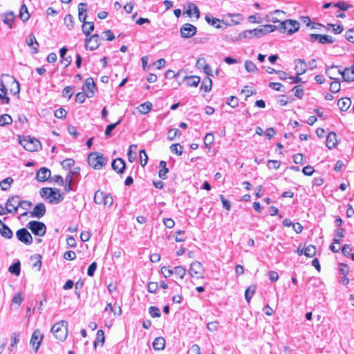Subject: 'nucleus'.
<instances>
[{
    "instance_id": "1",
    "label": "nucleus",
    "mask_w": 354,
    "mask_h": 354,
    "mask_svg": "<svg viewBox=\"0 0 354 354\" xmlns=\"http://www.w3.org/2000/svg\"><path fill=\"white\" fill-rule=\"evenodd\" d=\"M21 198L18 195H14L9 197L6 203V207L4 208L0 205V215H4L8 213H16L20 207Z\"/></svg>"
},
{
    "instance_id": "2",
    "label": "nucleus",
    "mask_w": 354,
    "mask_h": 354,
    "mask_svg": "<svg viewBox=\"0 0 354 354\" xmlns=\"http://www.w3.org/2000/svg\"><path fill=\"white\" fill-rule=\"evenodd\" d=\"M39 194L42 198H50V203H59L64 200L59 189L56 188L43 187L40 189Z\"/></svg>"
},
{
    "instance_id": "3",
    "label": "nucleus",
    "mask_w": 354,
    "mask_h": 354,
    "mask_svg": "<svg viewBox=\"0 0 354 354\" xmlns=\"http://www.w3.org/2000/svg\"><path fill=\"white\" fill-rule=\"evenodd\" d=\"M51 332L57 339L64 341L68 335V322L62 320L54 324L51 328Z\"/></svg>"
},
{
    "instance_id": "4",
    "label": "nucleus",
    "mask_w": 354,
    "mask_h": 354,
    "mask_svg": "<svg viewBox=\"0 0 354 354\" xmlns=\"http://www.w3.org/2000/svg\"><path fill=\"white\" fill-rule=\"evenodd\" d=\"M20 145L28 151H37L41 149V144L39 140L30 136L19 138Z\"/></svg>"
},
{
    "instance_id": "5",
    "label": "nucleus",
    "mask_w": 354,
    "mask_h": 354,
    "mask_svg": "<svg viewBox=\"0 0 354 354\" xmlns=\"http://www.w3.org/2000/svg\"><path fill=\"white\" fill-rule=\"evenodd\" d=\"M300 24L299 23L293 19H286L280 22L278 26V30L284 33L287 32L288 35H292L296 32H297L299 29Z\"/></svg>"
},
{
    "instance_id": "6",
    "label": "nucleus",
    "mask_w": 354,
    "mask_h": 354,
    "mask_svg": "<svg viewBox=\"0 0 354 354\" xmlns=\"http://www.w3.org/2000/svg\"><path fill=\"white\" fill-rule=\"evenodd\" d=\"M88 165L94 169H101L106 164L104 156L99 152H91L87 158Z\"/></svg>"
},
{
    "instance_id": "7",
    "label": "nucleus",
    "mask_w": 354,
    "mask_h": 354,
    "mask_svg": "<svg viewBox=\"0 0 354 354\" xmlns=\"http://www.w3.org/2000/svg\"><path fill=\"white\" fill-rule=\"evenodd\" d=\"M26 227L31 231V232L38 236H43L46 232V225L41 221H31L26 225Z\"/></svg>"
},
{
    "instance_id": "8",
    "label": "nucleus",
    "mask_w": 354,
    "mask_h": 354,
    "mask_svg": "<svg viewBox=\"0 0 354 354\" xmlns=\"http://www.w3.org/2000/svg\"><path fill=\"white\" fill-rule=\"evenodd\" d=\"M17 239L24 244L30 245L32 243L33 238L31 234L28 231V228H21L16 232Z\"/></svg>"
},
{
    "instance_id": "9",
    "label": "nucleus",
    "mask_w": 354,
    "mask_h": 354,
    "mask_svg": "<svg viewBox=\"0 0 354 354\" xmlns=\"http://www.w3.org/2000/svg\"><path fill=\"white\" fill-rule=\"evenodd\" d=\"M82 91L86 93L87 97H92L94 95L96 88L95 84L92 77L86 78L82 86Z\"/></svg>"
},
{
    "instance_id": "10",
    "label": "nucleus",
    "mask_w": 354,
    "mask_h": 354,
    "mask_svg": "<svg viewBox=\"0 0 354 354\" xmlns=\"http://www.w3.org/2000/svg\"><path fill=\"white\" fill-rule=\"evenodd\" d=\"M203 265L198 261H194L189 268V274L192 277H196L197 279L203 278Z\"/></svg>"
},
{
    "instance_id": "11",
    "label": "nucleus",
    "mask_w": 354,
    "mask_h": 354,
    "mask_svg": "<svg viewBox=\"0 0 354 354\" xmlns=\"http://www.w3.org/2000/svg\"><path fill=\"white\" fill-rule=\"evenodd\" d=\"M180 35L183 38L188 39L196 33V27L191 24H185L180 28Z\"/></svg>"
},
{
    "instance_id": "12",
    "label": "nucleus",
    "mask_w": 354,
    "mask_h": 354,
    "mask_svg": "<svg viewBox=\"0 0 354 354\" xmlns=\"http://www.w3.org/2000/svg\"><path fill=\"white\" fill-rule=\"evenodd\" d=\"M46 212V208L43 203H39L35 205L33 209L30 212V216L32 218H41Z\"/></svg>"
},
{
    "instance_id": "13",
    "label": "nucleus",
    "mask_w": 354,
    "mask_h": 354,
    "mask_svg": "<svg viewBox=\"0 0 354 354\" xmlns=\"http://www.w3.org/2000/svg\"><path fill=\"white\" fill-rule=\"evenodd\" d=\"M100 46V38L97 34H94L85 40V47L90 50L97 49Z\"/></svg>"
},
{
    "instance_id": "14",
    "label": "nucleus",
    "mask_w": 354,
    "mask_h": 354,
    "mask_svg": "<svg viewBox=\"0 0 354 354\" xmlns=\"http://www.w3.org/2000/svg\"><path fill=\"white\" fill-rule=\"evenodd\" d=\"M112 169L117 173L122 174L124 172L126 169L125 161L120 158L114 159L111 162Z\"/></svg>"
},
{
    "instance_id": "15",
    "label": "nucleus",
    "mask_w": 354,
    "mask_h": 354,
    "mask_svg": "<svg viewBox=\"0 0 354 354\" xmlns=\"http://www.w3.org/2000/svg\"><path fill=\"white\" fill-rule=\"evenodd\" d=\"M26 42L27 45L30 48H31L33 53L35 54V53H38L39 44H38V42L36 39V37L33 33H30L27 36V37L26 39Z\"/></svg>"
},
{
    "instance_id": "16",
    "label": "nucleus",
    "mask_w": 354,
    "mask_h": 354,
    "mask_svg": "<svg viewBox=\"0 0 354 354\" xmlns=\"http://www.w3.org/2000/svg\"><path fill=\"white\" fill-rule=\"evenodd\" d=\"M42 339V335L39 330H36L33 332L31 339L30 344L32 347L35 348V351H38V348L40 346L41 341Z\"/></svg>"
},
{
    "instance_id": "17",
    "label": "nucleus",
    "mask_w": 354,
    "mask_h": 354,
    "mask_svg": "<svg viewBox=\"0 0 354 354\" xmlns=\"http://www.w3.org/2000/svg\"><path fill=\"white\" fill-rule=\"evenodd\" d=\"M295 70L297 75H301L304 74L307 70V64L304 59H297L295 60Z\"/></svg>"
},
{
    "instance_id": "18",
    "label": "nucleus",
    "mask_w": 354,
    "mask_h": 354,
    "mask_svg": "<svg viewBox=\"0 0 354 354\" xmlns=\"http://www.w3.org/2000/svg\"><path fill=\"white\" fill-rule=\"evenodd\" d=\"M50 170L46 167H41L36 174V179L39 182H44L50 177Z\"/></svg>"
},
{
    "instance_id": "19",
    "label": "nucleus",
    "mask_w": 354,
    "mask_h": 354,
    "mask_svg": "<svg viewBox=\"0 0 354 354\" xmlns=\"http://www.w3.org/2000/svg\"><path fill=\"white\" fill-rule=\"evenodd\" d=\"M337 145V134L334 131H330L326 137V145L328 149H331L335 148Z\"/></svg>"
},
{
    "instance_id": "20",
    "label": "nucleus",
    "mask_w": 354,
    "mask_h": 354,
    "mask_svg": "<svg viewBox=\"0 0 354 354\" xmlns=\"http://www.w3.org/2000/svg\"><path fill=\"white\" fill-rule=\"evenodd\" d=\"M278 30V26L271 24H266L259 27V30H257V34L261 35V37L268 34L274 32V30Z\"/></svg>"
},
{
    "instance_id": "21",
    "label": "nucleus",
    "mask_w": 354,
    "mask_h": 354,
    "mask_svg": "<svg viewBox=\"0 0 354 354\" xmlns=\"http://www.w3.org/2000/svg\"><path fill=\"white\" fill-rule=\"evenodd\" d=\"M0 99L3 104H7L10 102V98L7 95V88L2 81H0Z\"/></svg>"
},
{
    "instance_id": "22",
    "label": "nucleus",
    "mask_w": 354,
    "mask_h": 354,
    "mask_svg": "<svg viewBox=\"0 0 354 354\" xmlns=\"http://www.w3.org/2000/svg\"><path fill=\"white\" fill-rule=\"evenodd\" d=\"M86 11H87V4L85 3H79V5H78L79 20L81 22H83L84 24V22H86V19L87 15L86 14H84L86 12Z\"/></svg>"
},
{
    "instance_id": "23",
    "label": "nucleus",
    "mask_w": 354,
    "mask_h": 354,
    "mask_svg": "<svg viewBox=\"0 0 354 354\" xmlns=\"http://www.w3.org/2000/svg\"><path fill=\"white\" fill-rule=\"evenodd\" d=\"M259 30V27L254 28L253 30H247L240 33V38H252L253 37H256L257 38L261 37V35L257 34V30Z\"/></svg>"
},
{
    "instance_id": "24",
    "label": "nucleus",
    "mask_w": 354,
    "mask_h": 354,
    "mask_svg": "<svg viewBox=\"0 0 354 354\" xmlns=\"http://www.w3.org/2000/svg\"><path fill=\"white\" fill-rule=\"evenodd\" d=\"M152 346L154 350L161 351L165 347V340L162 337H158L154 339Z\"/></svg>"
},
{
    "instance_id": "25",
    "label": "nucleus",
    "mask_w": 354,
    "mask_h": 354,
    "mask_svg": "<svg viewBox=\"0 0 354 354\" xmlns=\"http://www.w3.org/2000/svg\"><path fill=\"white\" fill-rule=\"evenodd\" d=\"M0 234L1 235L8 239H10L13 236L12 231L10 230V228L3 223V224L1 225V227L0 228Z\"/></svg>"
},
{
    "instance_id": "26",
    "label": "nucleus",
    "mask_w": 354,
    "mask_h": 354,
    "mask_svg": "<svg viewBox=\"0 0 354 354\" xmlns=\"http://www.w3.org/2000/svg\"><path fill=\"white\" fill-rule=\"evenodd\" d=\"M351 104V100L348 97H343L340 99L337 102V105L342 111H347L350 107Z\"/></svg>"
},
{
    "instance_id": "27",
    "label": "nucleus",
    "mask_w": 354,
    "mask_h": 354,
    "mask_svg": "<svg viewBox=\"0 0 354 354\" xmlns=\"http://www.w3.org/2000/svg\"><path fill=\"white\" fill-rule=\"evenodd\" d=\"M1 18L3 22L7 24L10 28H12V24L14 21V12L10 11L7 13L3 14Z\"/></svg>"
},
{
    "instance_id": "28",
    "label": "nucleus",
    "mask_w": 354,
    "mask_h": 354,
    "mask_svg": "<svg viewBox=\"0 0 354 354\" xmlns=\"http://www.w3.org/2000/svg\"><path fill=\"white\" fill-rule=\"evenodd\" d=\"M160 169L158 172V176L160 178L165 180L167 178V174L169 172V169L167 167V162L164 160H161L159 163Z\"/></svg>"
},
{
    "instance_id": "29",
    "label": "nucleus",
    "mask_w": 354,
    "mask_h": 354,
    "mask_svg": "<svg viewBox=\"0 0 354 354\" xmlns=\"http://www.w3.org/2000/svg\"><path fill=\"white\" fill-rule=\"evenodd\" d=\"M205 19L207 24L214 26L216 28L219 29L221 28V26L220 25V19L211 17L210 15H205Z\"/></svg>"
},
{
    "instance_id": "30",
    "label": "nucleus",
    "mask_w": 354,
    "mask_h": 354,
    "mask_svg": "<svg viewBox=\"0 0 354 354\" xmlns=\"http://www.w3.org/2000/svg\"><path fill=\"white\" fill-rule=\"evenodd\" d=\"M94 28H95V26H94L93 22H91V21L84 22V24H83V25H82V32H84V34L86 36L88 37V35H91V32L93 31Z\"/></svg>"
},
{
    "instance_id": "31",
    "label": "nucleus",
    "mask_w": 354,
    "mask_h": 354,
    "mask_svg": "<svg viewBox=\"0 0 354 354\" xmlns=\"http://www.w3.org/2000/svg\"><path fill=\"white\" fill-rule=\"evenodd\" d=\"M212 82L211 78L206 77L203 79L201 86V89L203 90L205 93L209 92L212 88Z\"/></svg>"
},
{
    "instance_id": "32",
    "label": "nucleus",
    "mask_w": 354,
    "mask_h": 354,
    "mask_svg": "<svg viewBox=\"0 0 354 354\" xmlns=\"http://www.w3.org/2000/svg\"><path fill=\"white\" fill-rule=\"evenodd\" d=\"M14 180L11 177H7L0 183L1 189L3 191H8L10 189Z\"/></svg>"
},
{
    "instance_id": "33",
    "label": "nucleus",
    "mask_w": 354,
    "mask_h": 354,
    "mask_svg": "<svg viewBox=\"0 0 354 354\" xmlns=\"http://www.w3.org/2000/svg\"><path fill=\"white\" fill-rule=\"evenodd\" d=\"M19 17L23 22L26 21L29 19L30 15L28 11V8L25 4L21 6Z\"/></svg>"
},
{
    "instance_id": "34",
    "label": "nucleus",
    "mask_w": 354,
    "mask_h": 354,
    "mask_svg": "<svg viewBox=\"0 0 354 354\" xmlns=\"http://www.w3.org/2000/svg\"><path fill=\"white\" fill-rule=\"evenodd\" d=\"M8 270L10 273L19 276L20 274L21 271V263L20 261H18L14 263H12L8 268Z\"/></svg>"
},
{
    "instance_id": "35",
    "label": "nucleus",
    "mask_w": 354,
    "mask_h": 354,
    "mask_svg": "<svg viewBox=\"0 0 354 354\" xmlns=\"http://www.w3.org/2000/svg\"><path fill=\"white\" fill-rule=\"evenodd\" d=\"M352 251H353V249L351 247L350 245L348 244H345L342 248V254L346 257H350L352 259V260L354 261V253H352Z\"/></svg>"
},
{
    "instance_id": "36",
    "label": "nucleus",
    "mask_w": 354,
    "mask_h": 354,
    "mask_svg": "<svg viewBox=\"0 0 354 354\" xmlns=\"http://www.w3.org/2000/svg\"><path fill=\"white\" fill-rule=\"evenodd\" d=\"M187 84L189 86L196 87L200 83L201 78L198 76L187 77Z\"/></svg>"
},
{
    "instance_id": "37",
    "label": "nucleus",
    "mask_w": 354,
    "mask_h": 354,
    "mask_svg": "<svg viewBox=\"0 0 354 354\" xmlns=\"http://www.w3.org/2000/svg\"><path fill=\"white\" fill-rule=\"evenodd\" d=\"M105 340L104 332L102 330H98L97 332V337L95 340L93 342V346L95 348L97 347V343L101 342V346H103Z\"/></svg>"
},
{
    "instance_id": "38",
    "label": "nucleus",
    "mask_w": 354,
    "mask_h": 354,
    "mask_svg": "<svg viewBox=\"0 0 354 354\" xmlns=\"http://www.w3.org/2000/svg\"><path fill=\"white\" fill-rule=\"evenodd\" d=\"M318 42L322 44H332L334 42V39L330 35L319 34Z\"/></svg>"
},
{
    "instance_id": "39",
    "label": "nucleus",
    "mask_w": 354,
    "mask_h": 354,
    "mask_svg": "<svg viewBox=\"0 0 354 354\" xmlns=\"http://www.w3.org/2000/svg\"><path fill=\"white\" fill-rule=\"evenodd\" d=\"M122 120V118H120L116 122L107 125L104 132L105 135L106 136H111L113 130L121 123Z\"/></svg>"
},
{
    "instance_id": "40",
    "label": "nucleus",
    "mask_w": 354,
    "mask_h": 354,
    "mask_svg": "<svg viewBox=\"0 0 354 354\" xmlns=\"http://www.w3.org/2000/svg\"><path fill=\"white\" fill-rule=\"evenodd\" d=\"M256 291V286H249L245 292V298L248 303H250L252 296L254 295V292Z\"/></svg>"
},
{
    "instance_id": "41",
    "label": "nucleus",
    "mask_w": 354,
    "mask_h": 354,
    "mask_svg": "<svg viewBox=\"0 0 354 354\" xmlns=\"http://www.w3.org/2000/svg\"><path fill=\"white\" fill-rule=\"evenodd\" d=\"M336 237L333 239V243L339 244L341 239L344 236V230L339 227L335 230Z\"/></svg>"
},
{
    "instance_id": "42",
    "label": "nucleus",
    "mask_w": 354,
    "mask_h": 354,
    "mask_svg": "<svg viewBox=\"0 0 354 354\" xmlns=\"http://www.w3.org/2000/svg\"><path fill=\"white\" fill-rule=\"evenodd\" d=\"M229 16L232 17L231 23L229 25L239 24L243 19V17L241 14H229Z\"/></svg>"
},
{
    "instance_id": "43",
    "label": "nucleus",
    "mask_w": 354,
    "mask_h": 354,
    "mask_svg": "<svg viewBox=\"0 0 354 354\" xmlns=\"http://www.w3.org/2000/svg\"><path fill=\"white\" fill-rule=\"evenodd\" d=\"M245 68L248 73H254L259 71L256 65L250 60L245 61Z\"/></svg>"
},
{
    "instance_id": "44",
    "label": "nucleus",
    "mask_w": 354,
    "mask_h": 354,
    "mask_svg": "<svg viewBox=\"0 0 354 354\" xmlns=\"http://www.w3.org/2000/svg\"><path fill=\"white\" fill-rule=\"evenodd\" d=\"M12 122V119L8 114H3L0 116V127L10 124Z\"/></svg>"
},
{
    "instance_id": "45",
    "label": "nucleus",
    "mask_w": 354,
    "mask_h": 354,
    "mask_svg": "<svg viewBox=\"0 0 354 354\" xmlns=\"http://www.w3.org/2000/svg\"><path fill=\"white\" fill-rule=\"evenodd\" d=\"M105 193L97 190L94 195L93 201L96 204H103Z\"/></svg>"
},
{
    "instance_id": "46",
    "label": "nucleus",
    "mask_w": 354,
    "mask_h": 354,
    "mask_svg": "<svg viewBox=\"0 0 354 354\" xmlns=\"http://www.w3.org/2000/svg\"><path fill=\"white\" fill-rule=\"evenodd\" d=\"M304 254L308 257H313L316 254V248L313 245H309L305 248Z\"/></svg>"
},
{
    "instance_id": "47",
    "label": "nucleus",
    "mask_w": 354,
    "mask_h": 354,
    "mask_svg": "<svg viewBox=\"0 0 354 354\" xmlns=\"http://www.w3.org/2000/svg\"><path fill=\"white\" fill-rule=\"evenodd\" d=\"M333 7L338 8L340 10L346 11L348 9L352 7L351 4H348L343 1H339L333 4Z\"/></svg>"
},
{
    "instance_id": "48",
    "label": "nucleus",
    "mask_w": 354,
    "mask_h": 354,
    "mask_svg": "<svg viewBox=\"0 0 354 354\" xmlns=\"http://www.w3.org/2000/svg\"><path fill=\"white\" fill-rule=\"evenodd\" d=\"M333 80L334 81L332 82L330 84V91L332 93H336L339 91L341 86L337 79L334 78Z\"/></svg>"
},
{
    "instance_id": "49",
    "label": "nucleus",
    "mask_w": 354,
    "mask_h": 354,
    "mask_svg": "<svg viewBox=\"0 0 354 354\" xmlns=\"http://www.w3.org/2000/svg\"><path fill=\"white\" fill-rule=\"evenodd\" d=\"M180 135H181V133H180V131L178 129H176V128L171 129L168 131L167 138L169 140H172L175 138L179 137Z\"/></svg>"
},
{
    "instance_id": "50",
    "label": "nucleus",
    "mask_w": 354,
    "mask_h": 354,
    "mask_svg": "<svg viewBox=\"0 0 354 354\" xmlns=\"http://www.w3.org/2000/svg\"><path fill=\"white\" fill-rule=\"evenodd\" d=\"M174 274L178 275L180 279H183L186 274V270L183 266H176L174 268Z\"/></svg>"
},
{
    "instance_id": "51",
    "label": "nucleus",
    "mask_w": 354,
    "mask_h": 354,
    "mask_svg": "<svg viewBox=\"0 0 354 354\" xmlns=\"http://www.w3.org/2000/svg\"><path fill=\"white\" fill-rule=\"evenodd\" d=\"M149 313L153 318H158L161 316L160 310L156 306H150L149 308Z\"/></svg>"
},
{
    "instance_id": "52",
    "label": "nucleus",
    "mask_w": 354,
    "mask_h": 354,
    "mask_svg": "<svg viewBox=\"0 0 354 354\" xmlns=\"http://www.w3.org/2000/svg\"><path fill=\"white\" fill-rule=\"evenodd\" d=\"M170 150L178 156H180L183 153V147L180 144H172L170 146Z\"/></svg>"
},
{
    "instance_id": "53",
    "label": "nucleus",
    "mask_w": 354,
    "mask_h": 354,
    "mask_svg": "<svg viewBox=\"0 0 354 354\" xmlns=\"http://www.w3.org/2000/svg\"><path fill=\"white\" fill-rule=\"evenodd\" d=\"M64 24L71 30L74 26L73 17L71 14H67L64 17Z\"/></svg>"
},
{
    "instance_id": "54",
    "label": "nucleus",
    "mask_w": 354,
    "mask_h": 354,
    "mask_svg": "<svg viewBox=\"0 0 354 354\" xmlns=\"http://www.w3.org/2000/svg\"><path fill=\"white\" fill-rule=\"evenodd\" d=\"M72 183L73 178L71 176H70V174H68L66 177V184L64 185V190L66 193L72 190Z\"/></svg>"
},
{
    "instance_id": "55",
    "label": "nucleus",
    "mask_w": 354,
    "mask_h": 354,
    "mask_svg": "<svg viewBox=\"0 0 354 354\" xmlns=\"http://www.w3.org/2000/svg\"><path fill=\"white\" fill-rule=\"evenodd\" d=\"M226 103L232 108H235L239 105V99L235 96H230L227 98Z\"/></svg>"
},
{
    "instance_id": "56",
    "label": "nucleus",
    "mask_w": 354,
    "mask_h": 354,
    "mask_svg": "<svg viewBox=\"0 0 354 354\" xmlns=\"http://www.w3.org/2000/svg\"><path fill=\"white\" fill-rule=\"evenodd\" d=\"M140 160L142 167L145 166L147 163L148 156L145 149H142L140 151Z\"/></svg>"
},
{
    "instance_id": "57",
    "label": "nucleus",
    "mask_w": 354,
    "mask_h": 354,
    "mask_svg": "<svg viewBox=\"0 0 354 354\" xmlns=\"http://www.w3.org/2000/svg\"><path fill=\"white\" fill-rule=\"evenodd\" d=\"M12 343L10 344L9 346V350L10 351H13L14 348L16 346L17 343L19 342V335L17 333H14L12 335Z\"/></svg>"
},
{
    "instance_id": "58",
    "label": "nucleus",
    "mask_w": 354,
    "mask_h": 354,
    "mask_svg": "<svg viewBox=\"0 0 354 354\" xmlns=\"http://www.w3.org/2000/svg\"><path fill=\"white\" fill-rule=\"evenodd\" d=\"M64 169H69L75 165V160L72 158H66L61 163Z\"/></svg>"
},
{
    "instance_id": "59",
    "label": "nucleus",
    "mask_w": 354,
    "mask_h": 354,
    "mask_svg": "<svg viewBox=\"0 0 354 354\" xmlns=\"http://www.w3.org/2000/svg\"><path fill=\"white\" fill-rule=\"evenodd\" d=\"M269 87L278 91L284 92V86L279 82H270L268 84Z\"/></svg>"
},
{
    "instance_id": "60",
    "label": "nucleus",
    "mask_w": 354,
    "mask_h": 354,
    "mask_svg": "<svg viewBox=\"0 0 354 354\" xmlns=\"http://www.w3.org/2000/svg\"><path fill=\"white\" fill-rule=\"evenodd\" d=\"M140 111L142 113H148L152 108V104L150 102H145L140 105Z\"/></svg>"
},
{
    "instance_id": "61",
    "label": "nucleus",
    "mask_w": 354,
    "mask_h": 354,
    "mask_svg": "<svg viewBox=\"0 0 354 354\" xmlns=\"http://www.w3.org/2000/svg\"><path fill=\"white\" fill-rule=\"evenodd\" d=\"M292 91H294L295 96L301 99L303 97L304 95V91L303 88H300L299 86H295L292 88Z\"/></svg>"
},
{
    "instance_id": "62",
    "label": "nucleus",
    "mask_w": 354,
    "mask_h": 354,
    "mask_svg": "<svg viewBox=\"0 0 354 354\" xmlns=\"http://www.w3.org/2000/svg\"><path fill=\"white\" fill-rule=\"evenodd\" d=\"M66 111L64 109L60 107L55 111L54 115L57 118L63 119L66 117Z\"/></svg>"
},
{
    "instance_id": "63",
    "label": "nucleus",
    "mask_w": 354,
    "mask_h": 354,
    "mask_svg": "<svg viewBox=\"0 0 354 354\" xmlns=\"http://www.w3.org/2000/svg\"><path fill=\"white\" fill-rule=\"evenodd\" d=\"M10 92L13 93V95H19L20 92V85L19 83L14 80L12 82V87L10 88Z\"/></svg>"
},
{
    "instance_id": "64",
    "label": "nucleus",
    "mask_w": 354,
    "mask_h": 354,
    "mask_svg": "<svg viewBox=\"0 0 354 354\" xmlns=\"http://www.w3.org/2000/svg\"><path fill=\"white\" fill-rule=\"evenodd\" d=\"M345 37L348 41L354 43V29H349L346 31Z\"/></svg>"
}]
</instances>
